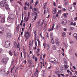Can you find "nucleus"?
<instances>
[{
  "label": "nucleus",
  "mask_w": 77,
  "mask_h": 77,
  "mask_svg": "<svg viewBox=\"0 0 77 77\" xmlns=\"http://www.w3.org/2000/svg\"><path fill=\"white\" fill-rule=\"evenodd\" d=\"M9 17H8L7 18V21L9 23L10 21H11V20L13 21V20H14V18L15 16H14V15L13 14H11L10 15Z\"/></svg>",
  "instance_id": "f257e3e1"
},
{
  "label": "nucleus",
  "mask_w": 77,
  "mask_h": 77,
  "mask_svg": "<svg viewBox=\"0 0 77 77\" xmlns=\"http://www.w3.org/2000/svg\"><path fill=\"white\" fill-rule=\"evenodd\" d=\"M11 45V42L9 41H7L5 42V48H8L10 47Z\"/></svg>",
  "instance_id": "f03ea898"
},
{
  "label": "nucleus",
  "mask_w": 77,
  "mask_h": 77,
  "mask_svg": "<svg viewBox=\"0 0 77 77\" xmlns=\"http://www.w3.org/2000/svg\"><path fill=\"white\" fill-rule=\"evenodd\" d=\"M8 3V1L4 0L1 2L0 5L1 7H5V5Z\"/></svg>",
  "instance_id": "7ed1b4c3"
},
{
  "label": "nucleus",
  "mask_w": 77,
  "mask_h": 77,
  "mask_svg": "<svg viewBox=\"0 0 77 77\" xmlns=\"http://www.w3.org/2000/svg\"><path fill=\"white\" fill-rule=\"evenodd\" d=\"M50 61L51 63H53L54 64H56L57 63L56 60L54 58H52L50 60Z\"/></svg>",
  "instance_id": "20e7f679"
},
{
  "label": "nucleus",
  "mask_w": 77,
  "mask_h": 77,
  "mask_svg": "<svg viewBox=\"0 0 77 77\" xmlns=\"http://www.w3.org/2000/svg\"><path fill=\"white\" fill-rule=\"evenodd\" d=\"M37 12H35L34 13V15H35L34 17V20H36V18L37 17H38V11H36Z\"/></svg>",
  "instance_id": "39448f33"
},
{
  "label": "nucleus",
  "mask_w": 77,
  "mask_h": 77,
  "mask_svg": "<svg viewBox=\"0 0 77 77\" xmlns=\"http://www.w3.org/2000/svg\"><path fill=\"white\" fill-rule=\"evenodd\" d=\"M55 41L57 45H59V44H60V43L59 42V39L57 38H56L55 39Z\"/></svg>",
  "instance_id": "423d86ee"
},
{
  "label": "nucleus",
  "mask_w": 77,
  "mask_h": 77,
  "mask_svg": "<svg viewBox=\"0 0 77 77\" xmlns=\"http://www.w3.org/2000/svg\"><path fill=\"white\" fill-rule=\"evenodd\" d=\"M55 73L56 74H59V73H60L59 70V69L58 68H57L55 69Z\"/></svg>",
  "instance_id": "0eeeda50"
},
{
  "label": "nucleus",
  "mask_w": 77,
  "mask_h": 77,
  "mask_svg": "<svg viewBox=\"0 0 77 77\" xmlns=\"http://www.w3.org/2000/svg\"><path fill=\"white\" fill-rule=\"evenodd\" d=\"M62 22V24H64V25H65L66 24V23L67 22V21H66V19H64L63 20Z\"/></svg>",
  "instance_id": "6e6552de"
},
{
  "label": "nucleus",
  "mask_w": 77,
  "mask_h": 77,
  "mask_svg": "<svg viewBox=\"0 0 77 77\" xmlns=\"http://www.w3.org/2000/svg\"><path fill=\"white\" fill-rule=\"evenodd\" d=\"M5 8L6 10H7V11L9 10V5L8 4L5 5Z\"/></svg>",
  "instance_id": "1a4fd4ad"
},
{
  "label": "nucleus",
  "mask_w": 77,
  "mask_h": 77,
  "mask_svg": "<svg viewBox=\"0 0 77 77\" xmlns=\"http://www.w3.org/2000/svg\"><path fill=\"white\" fill-rule=\"evenodd\" d=\"M1 73L2 74H6V72L5 69H1Z\"/></svg>",
  "instance_id": "9d476101"
},
{
  "label": "nucleus",
  "mask_w": 77,
  "mask_h": 77,
  "mask_svg": "<svg viewBox=\"0 0 77 77\" xmlns=\"http://www.w3.org/2000/svg\"><path fill=\"white\" fill-rule=\"evenodd\" d=\"M2 62L4 63V64H6L7 63V61L6 59H2Z\"/></svg>",
  "instance_id": "9b49d317"
},
{
  "label": "nucleus",
  "mask_w": 77,
  "mask_h": 77,
  "mask_svg": "<svg viewBox=\"0 0 77 77\" xmlns=\"http://www.w3.org/2000/svg\"><path fill=\"white\" fill-rule=\"evenodd\" d=\"M11 33L8 32L7 34V37H8V38H11Z\"/></svg>",
  "instance_id": "f8f14e48"
},
{
  "label": "nucleus",
  "mask_w": 77,
  "mask_h": 77,
  "mask_svg": "<svg viewBox=\"0 0 77 77\" xmlns=\"http://www.w3.org/2000/svg\"><path fill=\"white\" fill-rule=\"evenodd\" d=\"M64 3L66 5H68V0H65L64 1Z\"/></svg>",
  "instance_id": "ddd939ff"
},
{
  "label": "nucleus",
  "mask_w": 77,
  "mask_h": 77,
  "mask_svg": "<svg viewBox=\"0 0 77 77\" xmlns=\"http://www.w3.org/2000/svg\"><path fill=\"white\" fill-rule=\"evenodd\" d=\"M62 36L64 38H65V37H66V33H65V32L63 33L62 34Z\"/></svg>",
  "instance_id": "4468645a"
},
{
  "label": "nucleus",
  "mask_w": 77,
  "mask_h": 77,
  "mask_svg": "<svg viewBox=\"0 0 77 77\" xmlns=\"http://www.w3.org/2000/svg\"><path fill=\"white\" fill-rule=\"evenodd\" d=\"M5 17H3L2 18V23H5Z\"/></svg>",
  "instance_id": "2eb2a0df"
},
{
  "label": "nucleus",
  "mask_w": 77,
  "mask_h": 77,
  "mask_svg": "<svg viewBox=\"0 0 77 77\" xmlns=\"http://www.w3.org/2000/svg\"><path fill=\"white\" fill-rule=\"evenodd\" d=\"M73 36L75 38L77 39V33H75L73 34Z\"/></svg>",
  "instance_id": "dca6fc26"
},
{
  "label": "nucleus",
  "mask_w": 77,
  "mask_h": 77,
  "mask_svg": "<svg viewBox=\"0 0 77 77\" xmlns=\"http://www.w3.org/2000/svg\"><path fill=\"white\" fill-rule=\"evenodd\" d=\"M56 8H55L54 10L53 11V13L54 14H56Z\"/></svg>",
  "instance_id": "f3484780"
},
{
  "label": "nucleus",
  "mask_w": 77,
  "mask_h": 77,
  "mask_svg": "<svg viewBox=\"0 0 77 77\" xmlns=\"http://www.w3.org/2000/svg\"><path fill=\"white\" fill-rule=\"evenodd\" d=\"M4 30V29H3V27H0V32H2Z\"/></svg>",
  "instance_id": "a211bd4d"
},
{
  "label": "nucleus",
  "mask_w": 77,
  "mask_h": 77,
  "mask_svg": "<svg viewBox=\"0 0 77 77\" xmlns=\"http://www.w3.org/2000/svg\"><path fill=\"white\" fill-rule=\"evenodd\" d=\"M28 31L25 32V35H24V36H25V37H26V36H27L28 35V34H29V33Z\"/></svg>",
  "instance_id": "6ab92c4d"
},
{
  "label": "nucleus",
  "mask_w": 77,
  "mask_h": 77,
  "mask_svg": "<svg viewBox=\"0 0 77 77\" xmlns=\"http://www.w3.org/2000/svg\"><path fill=\"white\" fill-rule=\"evenodd\" d=\"M40 26L41 24L40 23V21H39L37 23V26H38V27H39V26Z\"/></svg>",
  "instance_id": "aec40b11"
},
{
  "label": "nucleus",
  "mask_w": 77,
  "mask_h": 77,
  "mask_svg": "<svg viewBox=\"0 0 77 77\" xmlns=\"http://www.w3.org/2000/svg\"><path fill=\"white\" fill-rule=\"evenodd\" d=\"M9 54L10 56H12V51L10 50L9 52Z\"/></svg>",
  "instance_id": "412c9836"
},
{
  "label": "nucleus",
  "mask_w": 77,
  "mask_h": 77,
  "mask_svg": "<svg viewBox=\"0 0 77 77\" xmlns=\"http://www.w3.org/2000/svg\"><path fill=\"white\" fill-rule=\"evenodd\" d=\"M29 67H31V66H32V62H31V60H29Z\"/></svg>",
  "instance_id": "4be33fe9"
},
{
  "label": "nucleus",
  "mask_w": 77,
  "mask_h": 77,
  "mask_svg": "<svg viewBox=\"0 0 77 77\" xmlns=\"http://www.w3.org/2000/svg\"><path fill=\"white\" fill-rule=\"evenodd\" d=\"M37 41L38 42V45H40V44H41V43H40V41H39V38H38V39H37Z\"/></svg>",
  "instance_id": "5701e85b"
},
{
  "label": "nucleus",
  "mask_w": 77,
  "mask_h": 77,
  "mask_svg": "<svg viewBox=\"0 0 77 77\" xmlns=\"http://www.w3.org/2000/svg\"><path fill=\"white\" fill-rule=\"evenodd\" d=\"M14 59H12V61L11 62V65H14Z\"/></svg>",
  "instance_id": "b1692460"
},
{
  "label": "nucleus",
  "mask_w": 77,
  "mask_h": 77,
  "mask_svg": "<svg viewBox=\"0 0 77 77\" xmlns=\"http://www.w3.org/2000/svg\"><path fill=\"white\" fill-rule=\"evenodd\" d=\"M53 50H56V45H54L53 46Z\"/></svg>",
  "instance_id": "393cba45"
},
{
  "label": "nucleus",
  "mask_w": 77,
  "mask_h": 77,
  "mask_svg": "<svg viewBox=\"0 0 77 77\" xmlns=\"http://www.w3.org/2000/svg\"><path fill=\"white\" fill-rule=\"evenodd\" d=\"M64 67H65V68H66V69H67V68H68V67H69V66L66 65L65 64H64Z\"/></svg>",
  "instance_id": "a878e982"
},
{
  "label": "nucleus",
  "mask_w": 77,
  "mask_h": 77,
  "mask_svg": "<svg viewBox=\"0 0 77 77\" xmlns=\"http://www.w3.org/2000/svg\"><path fill=\"white\" fill-rule=\"evenodd\" d=\"M51 42L52 44H54V40L53 39H52V40L51 41Z\"/></svg>",
  "instance_id": "bb28decb"
},
{
  "label": "nucleus",
  "mask_w": 77,
  "mask_h": 77,
  "mask_svg": "<svg viewBox=\"0 0 77 77\" xmlns=\"http://www.w3.org/2000/svg\"><path fill=\"white\" fill-rule=\"evenodd\" d=\"M47 46H48V48H47V50H49V49H50V45L49 44H48L47 45Z\"/></svg>",
  "instance_id": "cd10ccee"
},
{
  "label": "nucleus",
  "mask_w": 77,
  "mask_h": 77,
  "mask_svg": "<svg viewBox=\"0 0 77 77\" xmlns=\"http://www.w3.org/2000/svg\"><path fill=\"white\" fill-rule=\"evenodd\" d=\"M29 32L28 33V35L26 36V39H27L29 38Z\"/></svg>",
  "instance_id": "c85d7f7f"
},
{
  "label": "nucleus",
  "mask_w": 77,
  "mask_h": 77,
  "mask_svg": "<svg viewBox=\"0 0 77 77\" xmlns=\"http://www.w3.org/2000/svg\"><path fill=\"white\" fill-rule=\"evenodd\" d=\"M3 32L2 31H0V36H2L3 35Z\"/></svg>",
  "instance_id": "c756f323"
},
{
  "label": "nucleus",
  "mask_w": 77,
  "mask_h": 77,
  "mask_svg": "<svg viewBox=\"0 0 77 77\" xmlns=\"http://www.w3.org/2000/svg\"><path fill=\"white\" fill-rule=\"evenodd\" d=\"M38 1H36L35 4V6L38 5Z\"/></svg>",
  "instance_id": "7c9ffc66"
},
{
  "label": "nucleus",
  "mask_w": 77,
  "mask_h": 77,
  "mask_svg": "<svg viewBox=\"0 0 77 77\" xmlns=\"http://www.w3.org/2000/svg\"><path fill=\"white\" fill-rule=\"evenodd\" d=\"M14 45L15 47H17V45H18L17 43H14Z\"/></svg>",
  "instance_id": "2f4dec72"
},
{
  "label": "nucleus",
  "mask_w": 77,
  "mask_h": 77,
  "mask_svg": "<svg viewBox=\"0 0 77 77\" xmlns=\"http://www.w3.org/2000/svg\"><path fill=\"white\" fill-rule=\"evenodd\" d=\"M32 10H34V11H37V9H36V8H33L32 9Z\"/></svg>",
  "instance_id": "473e14b6"
},
{
  "label": "nucleus",
  "mask_w": 77,
  "mask_h": 77,
  "mask_svg": "<svg viewBox=\"0 0 77 77\" xmlns=\"http://www.w3.org/2000/svg\"><path fill=\"white\" fill-rule=\"evenodd\" d=\"M17 30H18V29H20V25H18L17 27Z\"/></svg>",
  "instance_id": "72a5a7b5"
},
{
  "label": "nucleus",
  "mask_w": 77,
  "mask_h": 77,
  "mask_svg": "<svg viewBox=\"0 0 77 77\" xmlns=\"http://www.w3.org/2000/svg\"><path fill=\"white\" fill-rule=\"evenodd\" d=\"M18 45H17V48H18L19 47H20V43H18Z\"/></svg>",
  "instance_id": "f704fd0d"
},
{
  "label": "nucleus",
  "mask_w": 77,
  "mask_h": 77,
  "mask_svg": "<svg viewBox=\"0 0 77 77\" xmlns=\"http://www.w3.org/2000/svg\"><path fill=\"white\" fill-rule=\"evenodd\" d=\"M32 70H31L30 72L29 73V75H31V74H32Z\"/></svg>",
  "instance_id": "c9c22d12"
},
{
  "label": "nucleus",
  "mask_w": 77,
  "mask_h": 77,
  "mask_svg": "<svg viewBox=\"0 0 77 77\" xmlns=\"http://www.w3.org/2000/svg\"><path fill=\"white\" fill-rule=\"evenodd\" d=\"M24 9L25 10H26V11L27 10V7H26V6H25L24 7Z\"/></svg>",
  "instance_id": "e433bc0d"
},
{
  "label": "nucleus",
  "mask_w": 77,
  "mask_h": 77,
  "mask_svg": "<svg viewBox=\"0 0 77 77\" xmlns=\"http://www.w3.org/2000/svg\"><path fill=\"white\" fill-rule=\"evenodd\" d=\"M28 17H30V12H28Z\"/></svg>",
  "instance_id": "4c0bfd02"
},
{
  "label": "nucleus",
  "mask_w": 77,
  "mask_h": 77,
  "mask_svg": "<svg viewBox=\"0 0 77 77\" xmlns=\"http://www.w3.org/2000/svg\"><path fill=\"white\" fill-rule=\"evenodd\" d=\"M29 17H27L26 21H27L29 20Z\"/></svg>",
  "instance_id": "58836bf2"
},
{
  "label": "nucleus",
  "mask_w": 77,
  "mask_h": 77,
  "mask_svg": "<svg viewBox=\"0 0 77 77\" xmlns=\"http://www.w3.org/2000/svg\"><path fill=\"white\" fill-rule=\"evenodd\" d=\"M30 9H33L32 8V5L30 6V8H29Z\"/></svg>",
  "instance_id": "ea45409f"
},
{
  "label": "nucleus",
  "mask_w": 77,
  "mask_h": 77,
  "mask_svg": "<svg viewBox=\"0 0 77 77\" xmlns=\"http://www.w3.org/2000/svg\"><path fill=\"white\" fill-rule=\"evenodd\" d=\"M74 29V27H71L70 28V30H72Z\"/></svg>",
  "instance_id": "a19ab883"
},
{
  "label": "nucleus",
  "mask_w": 77,
  "mask_h": 77,
  "mask_svg": "<svg viewBox=\"0 0 77 77\" xmlns=\"http://www.w3.org/2000/svg\"><path fill=\"white\" fill-rule=\"evenodd\" d=\"M48 9H47V14H49V13H50V12H49V11H48Z\"/></svg>",
  "instance_id": "79ce46f5"
},
{
  "label": "nucleus",
  "mask_w": 77,
  "mask_h": 77,
  "mask_svg": "<svg viewBox=\"0 0 77 77\" xmlns=\"http://www.w3.org/2000/svg\"><path fill=\"white\" fill-rule=\"evenodd\" d=\"M63 15L64 16V17H67V15H66V14H63Z\"/></svg>",
  "instance_id": "37998d69"
},
{
  "label": "nucleus",
  "mask_w": 77,
  "mask_h": 77,
  "mask_svg": "<svg viewBox=\"0 0 77 77\" xmlns=\"http://www.w3.org/2000/svg\"><path fill=\"white\" fill-rule=\"evenodd\" d=\"M68 9L69 11H71V10L72 9V7L69 8Z\"/></svg>",
  "instance_id": "c03bdc74"
},
{
  "label": "nucleus",
  "mask_w": 77,
  "mask_h": 77,
  "mask_svg": "<svg viewBox=\"0 0 77 77\" xmlns=\"http://www.w3.org/2000/svg\"><path fill=\"white\" fill-rule=\"evenodd\" d=\"M35 46H37V42H35Z\"/></svg>",
  "instance_id": "a18cd8bd"
},
{
  "label": "nucleus",
  "mask_w": 77,
  "mask_h": 77,
  "mask_svg": "<svg viewBox=\"0 0 77 77\" xmlns=\"http://www.w3.org/2000/svg\"><path fill=\"white\" fill-rule=\"evenodd\" d=\"M76 25V23L74 22L73 23V25L74 26H75Z\"/></svg>",
  "instance_id": "49530a36"
},
{
  "label": "nucleus",
  "mask_w": 77,
  "mask_h": 77,
  "mask_svg": "<svg viewBox=\"0 0 77 77\" xmlns=\"http://www.w3.org/2000/svg\"><path fill=\"white\" fill-rule=\"evenodd\" d=\"M2 51V49L0 48V54Z\"/></svg>",
  "instance_id": "de8ad7c7"
},
{
  "label": "nucleus",
  "mask_w": 77,
  "mask_h": 77,
  "mask_svg": "<svg viewBox=\"0 0 77 77\" xmlns=\"http://www.w3.org/2000/svg\"><path fill=\"white\" fill-rule=\"evenodd\" d=\"M77 20V17L74 19V20H75V21H76V20Z\"/></svg>",
  "instance_id": "09e8293b"
},
{
  "label": "nucleus",
  "mask_w": 77,
  "mask_h": 77,
  "mask_svg": "<svg viewBox=\"0 0 77 77\" xmlns=\"http://www.w3.org/2000/svg\"><path fill=\"white\" fill-rule=\"evenodd\" d=\"M64 62H66V60L65 59H64Z\"/></svg>",
  "instance_id": "8fccbe9b"
},
{
  "label": "nucleus",
  "mask_w": 77,
  "mask_h": 77,
  "mask_svg": "<svg viewBox=\"0 0 77 77\" xmlns=\"http://www.w3.org/2000/svg\"><path fill=\"white\" fill-rule=\"evenodd\" d=\"M58 8H60V9H61L62 8V6H60L58 7Z\"/></svg>",
  "instance_id": "3c124183"
},
{
  "label": "nucleus",
  "mask_w": 77,
  "mask_h": 77,
  "mask_svg": "<svg viewBox=\"0 0 77 77\" xmlns=\"http://www.w3.org/2000/svg\"><path fill=\"white\" fill-rule=\"evenodd\" d=\"M70 69L72 72H74V71H73V70L72 69V68H70Z\"/></svg>",
  "instance_id": "603ef678"
},
{
  "label": "nucleus",
  "mask_w": 77,
  "mask_h": 77,
  "mask_svg": "<svg viewBox=\"0 0 77 77\" xmlns=\"http://www.w3.org/2000/svg\"><path fill=\"white\" fill-rule=\"evenodd\" d=\"M35 62H36V61H37V57H35Z\"/></svg>",
  "instance_id": "864d4df0"
},
{
  "label": "nucleus",
  "mask_w": 77,
  "mask_h": 77,
  "mask_svg": "<svg viewBox=\"0 0 77 77\" xmlns=\"http://www.w3.org/2000/svg\"><path fill=\"white\" fill-rule=\"evenodd\" d=\"M72 25V26H73V25L74 24V23H73V22H71L70 23Z\"/></svg>",
  "instance_id": "5fc2aeb1"
},
{
  "label": "nucleus",
  "mask_w": 77,
  "mask_h": 77,
  "mask_svg": "<svg viewBox=\"0 0 77 77\" xmlns=\"http://www.w3.org/2000/svg\"><path fill=\"white\" fill-rule=\"evenodd\" d=\"M37 50L38 51V52H39V51L40 50V49L39 48L37 49Z\"/></svg>",
  "instance_id": "6e6d98bb"
},
{
  "label": "nucleus",
  "mask_w": 77,
  "mask_h": 77,
  "mask_svg": "<svg viewBox=\"0 0 77 77\" xmlns=\"http://www.w3.org/2000/svg\"><path fill=\"white\" fill-rule=\"evenodd\" d=\"M27 2H26L25 3V6H27Z\"/></svg>",
  "instance_id": "4d7b16f0"
},
{
  "label": "nucleus",
  "mask_w": 77,
  "mask_h": 77,
  "mask_svg": "<svg viewBox=\"0 0 77 77\" xmlns=\"http://www.w3.org/2000/svg\"><path fill=\"white\" fill-rule=\"evenodd\" d=\"M53 29H51L49 30V31H51V30H53Z\"/></svg>",
  "instance_id": "13d9d810"
},
{
  "label": "nucleus",
  "mask_w": 77,
  "mask_h": 77,
  "mask_svg": "<svg viewBox=\"0 0 77 77\" xmlns=\"http://www.w3.org/2000/svg\"><path fill=\"white\" fill-rule=\"evenodd\" d=\"M66 30H67V29H66V28H64L63 29V30H64V31H66Z\"/></svg>",
  "instance_id": "bf43d9fd"
},
{
  "label": "nucleus",
  "mask_w": 77,
  "mask_h": 77,
  "mask_svg": "<svg viewBox=\"0 0 77 77\" xmlns=\"http://www.w3.org/2000/svg\"><path fill=\"white\" fill-rule=\"evenodd\" d=\"M54 24L53 25V26H52V29H53V28H54Z\"/></svg>",
  "instance_id": "052dcab7"
},
{
  "label": "nucleus",
  "mask_w": 77,
  "mask_h": 77,
  "mask_svg": "<svg viewBox=\"0 0 77 77\" xmlns=\"http://www.w3.org/2000/svg\"><path fill=\"white\" fill-rule=\"evenodd\" d=\"M37 74V73H36L35 72V73H34V76H35V77H36V74Z\"/></svg>",
  "instance_id": "680f3d73"
},
{
  "label": "nucleus",
  "mask_w": 77,
  "mask_h": 77,
  "mask_svg": "<svg viewBox=\"0 0 77 77\" xmlns=\"http://www.w3.org/2000/svg\"><path fill=\"white\" fill-rule=\"evenodd\" d=\"M70 43L72 44V43H73V42L72 41H70Z\"/></svg>",
  "instance_id": "e2e57ef3"
},
{
  "label": "nucleus",
  "mask_w": 77,
  "mask_h": 77,
  "mask_svg": "<svg viewBox=\"0 0 77 77\" xmlns=\"http://www.w3.org/2000/svg\"><path fill=\"white\" fill-rule=\"evenodd\" d=\"M27 5L29 7L30 6V4L29 3H28V4H27Z\"/></svg>",
  "instance_id": "0e129e2a"
},
{
  "label": "nucleus",
  "mask_w": 77,
  "mask_h": 77,
  "mask_svg": "<svg viewBox=\"0 0 77 77\" xmlns=\"http://www.w3.org/2000/svg\"><path fill=\"white\" fill-rule=\"evenodd\" d=\"M53 4H54V6H56V3L54 2V3H53Z\"/></svg>",
  "instance_id": "69168bd1"
},
{
  "label": "nucleus",
  "mask_w": 77,
  "mask_h": 77,
  "mask_svg": "<svg viewBox=\"0 0 77 77\" xmlns=\"http://www.w3.org/2000/svg\"><path fill=\"white\" fill-rule=\"evenodd\" d=\"M75 74H77V70L76 71H75Z\"/></svg>",
  "instance_id": "338daca9"
},
{
  "label": "nucleus",
  "mask_w": 77,
  "mask_h": 77,
  "mask_svg": "<svg viewBox=\"0 0 77 77\" xmlns=\"http://www.w3.org/2000/svg\"><path fill=\"white\" fill-rule=\"evenodd\" d=\"M64 47L65 48H67V45H65Z\"/></svg>",
  "instance_id": "774afa93"
}]
</instances>
